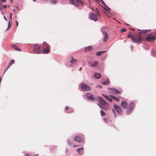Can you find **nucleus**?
I'll use <instances>...</instances> for the list:
<instances>
[{
    "label": "nucleus",
    "instance_id": "36",
    "mask_svg": "<svg viewBox=\"0 0 156 156\" xmlns=\"http://www.w3.org/2000/svg\"><path fill=\"white\" fill-rule=\"evenodd\" d=\"M12 13H10V15H9V19H10V21H12Z\"/></svg>",
    "mask_w": 156,
    "mask_h": 156
},
{
    "label": "nucleus",
    "instance_id": "33",
    "mask_svg": "<svg viewBox=\"0 0 156 156\" xmlns=\"http://www.w3.org/2000/svg\"><path fill=\"white\" fill-rule=\"evenodd\" d=\"M51 2L52 3L54 4H56L57 2V0H51Z\"/></svg>",
    "mask_w": 156,
    "mask_h": 156
},
{
    "label": "nucleus",
    "instance_id": "26",
    "mask_svg": "<svg viewBox=\"0 0 156 156\" xmlns=\"http://www.w3.org/2000/svg\"><path fill=\"white\" fill-rule=\"evenodd\" d=\"M105 104H99L98 103V106L102 109H104L105 108Z\"/></svg>",
    "mask_w": 156,
    "mask_h": 156
},
{
    "label": "nucleus",
    "instance_id": "15",
    "mask_svg": "<svg viewBox=\"0 0 156 156\" xmlns=\"http://www.w3.org/2000/svg\"><path fill=\"white\" fill-rule=\"evenodd\" d=\"M92 46H88L85 48L84 51L85 52H88L90 51L92 49Z\"/></svg>",
    "mask_w": 156,
    "mask_h": 156
},
{
    "label": "nucleus",
    "instance_id": "61",
    "mask_svg": "<svg viewBox=\"0 0 156 156\" xmlns=\"http://www.w3.org/2000/svg\"><path fill=\"white\" fill-rule=\"evenodd\" d=\"M117 22H118V23H120V22L118 21H117Z\"/></svg>",
    "mask_w": 156,
    "mask_h": 156
},
{
    "label": "nucleus",
    "instance_id": "47",
    "mask_svg": "<svg viewBox=\"0 0 156 156\" xmlns=\"http://www.w3.org/2000/svg\"><path fill=\"white\" fill-rule=\"evenodd\" d=\"M6 1V0H1V1L2 2H5Z\"/></svg>",
    "mask_w": 156,
    "mask_h": 156
},
{
    "label": "nucleus",
    "instance_id": "49",
    "mask_svg": "<svg viewBox=\"0 0 156 156\" xmlns=\"http://www.w3.org/2000/svg\"><path fill=\"white\" fill-rule=\"evenodd\" d=\"M25 155H26V156H30V155L29 154H27V153H26V154H25Z\"/></svg>",
    "mask_w": 156,
    "mask_h": 156
},
{
    "label": "nucleus",
    "instance_id": "31",
    "mask_svg": "<svg viewBox=\"0 0 156 156\" xmlns=\"http://www.w3.org/2000/svg\"><path fill=\"white\" fill-rule=\"evenodd\" d=\"M127 38H131V39H135L134 38L133 36L130 34H129V35L127 37Z\"/></svg>",
    "mask_w": 156,
    "mask_h": 156
},
{
    "label": "nucleus",
    "instance_id": "14",
    "mask_svg": "<svg viewBox=\"0 0 156 156\" xmlns=\"http://www.w3.org/2000/svg\"><path fill=\"white\" fill-rule=\"evenodd\" d=\"M74 140L79 143L81 142L82 140L81 137L79 136H75L74 138Z\"/></svg>",
    "mask_w": 156,
    "mask_h": 156
},
{
    "label": "nucleus",
    "instance_id": "39",
    "mask_svg": "<svg viewBox=\"0 0 156 156\" xmlns=\"http://www.w3.org/2000/svg\"><path fill=\"white\" fill-rule=\"evenodd\" d=\"M10 65L9 64H8V66H7V68L6 69V70L4 72V73H5V72L8 69V68H9V66H10V65Z\"/></svg>",
    "mask_w": 156,
    "mask_h": 156
},
{
    "label": "nucleus",
    "instance_id": "40",
    "mask_svg": "<svg viewBox=\"0 0 156 156\" xmlns=\"http://www.w3.org/2000/svg\"><path fill=\"white\" fill-rule=\"evenodd\" d=\"M151 42H154L155 40H147Z\"/></svg>",
    "mask_w": 156,
    "mask_h": 156
},
{
    "label": "nucleus",
    "instance_id": "28",
    "mask_svg": "<svg viewBox=\"0 0 156 156\" xmlns=\"http://www.w3.org/2000/svg\"><path fill=\"white\" fill-rule=\"evenodd\" d=\"M76 0H69V3L70 4L75 5Z\"/></svg>",
    "mask_w": 156,
    "mask_h": 156
},
{
    "label": "nucleus",
    "instance_id": "46",
    "mask_svg": "<svg viewBox=\"0 0 156 156\" xmlns=\"http://www.w3.org/2000/svg\"><path fill=\"white\" fill-rule=\"evenodd\" d=\"M3 17L5 20H6V21L7 20V19L6 18V17L5 16H3Z\"/></svg>",
    "mask_w": 156,
    "mask_h": 156
},
{
    "label": "nucleus",
    "instance_id": "3",
    "mask_svg": "<svg viewBox=\"0 0 156 156\" xmlns=\"http://www.w3.org/2000/svg\"><path fill=\"white\" fill-rule=\"evenodd\" d=\"M135 106L134 102H132L129 104L127 108L126 113L127 114H129L133 110Z\"/></svg>",
    "mask_w": 156,
    "mask_h": 156
},
{
    "label": "nucleus",
    "instance_id": "34",
    "mask_svg": "<svg viewBox=\"0 0 156 156\" xmlns=\"http://www.w3.org/2000/svg\"><path fill=\"white\" fill-rule=\"evenodd\" d=\"M100 113L101 116H104L105 115V112L102 110L100 111Z\"/></svg>",
    "mask_w": 156,
    "mask_h": 156
},
{
    "label": "nucleus",
    "instance_id": "8",
    "mask_svg": "<svg viewBox=\"0 0 156 156\" xmlns=\"http://www.w3.org/2000/svg\"><path fill=\"white\" fill-rule=\"evenodd\" d=\"M150 30H140V31L138 33L140 36L142 37V36H143L145 34L147 31H150Z\"/></svg>",
    "mask_w": 156,
    "mask_h": 156
},
{
    "label": "nucleus",
    "instance_id": "59",
    "mask_svg": "<svg viewBox=\"0 0 156 156\" xmlns=\"http://www.w3.org/2000/svg\"><path fill=\"white\" fill-rule=\"evenodd\" d=\"M114 20H115V21H117V20H116L114 18Z\"/></svg>",
    "mask_w": 156,
    "mask_h": 156
},
{
    "label": "nucleus",
    "instance_id": "38",
    "mask_svg": "<svg viewBox=\"0 0 156 156\" xmlns=\"http://www.w3.org/2000/svg\"><path fill=\"white\" fill-rule=\"evenodd\" d=\"M126 31V30L125 28H122V30H121V32H124Z\"/></svg>",
    "mask_w": 156,
    "mask_h": 156
},
{
    "label": "nucleus",
    "instance_id": "12",
    "mask_svg": "<svg viewBox=\"0 0 156 156\" xmlns=\"http://www.w3.org/2000/svg\"><path fill=\"white\" fill-rule=\"evenodd\" d=\"M88 63L90 66L92 67H96L97 65V61H94L93 62L91 61H89L88 62Z\"/></svg>",
    "mask_w": 156,
    "mask_h": 156
},
{
    "label": "nucleus",
    "instance_id": "27",
    "mask_svg": "<svg viewBox=\"0 0 156 156\" xmlns=\"http://www.w3.org/2000/svg\"><path fill=\"white\" fill-rule=\"evenodd\" d=\"M77 60L76 59H74L73 58V57H72V59L70 61V62L72 64H74L76 62Z\"/></svg>",
    "mask_w": 156,
    "mask_h": 156
},
{
    "label": "nucleus",
    "instance_id": "20",
    "mask_svg": "<svg viewBox=\"0 0 156 156\" xmlns=\"http://www.w3.org/2000/svg\"><path fill=\"white\" fill-rule=\"evenodd\" d=\"M132 41L135 43L139 44L141 43L142 40H131Z\"/></svg>",
    "mask_w": 156,
    "mask_h": 156
},
{
    "label": "nucleus",
    "instance_id": "10",
    "mask_svg": "<svg viewBox=\"0 0 156 156\" xmlns=\"http://www.w3.org/2000/svg\"><path fill=\"white\" fill-rule=\"evenodd\" d=\"M83 2L80 0H76L74 5L76 7H78L80 5H83Z\"/></svg>",
    "mask_w": 156,
    "mask_h": 156
},
{
    "label": "nucleus",
    "instance_id": "62",
    "mask_svg": "<svg viewBox=\"0 0 156 156\" xmlns=\"http://www.w3.org/2000/svg\"><path fill=\"white\" fill-rule=\"evenodd\" d=\"M104 120L105 121L106 120V119H104Z\"/></svg>",
    "mask_w": 156,
    "mask_h": 156
},
{
    "label": "nucleus",
    "instance_id": "4",
    "mask_svg": "<svg viewBox=\"0 0 156 156\" xmlns=\"http://www.w3.org/2000/svg\"><path fill=\"white\" fill-rule=\"evenodd\" d=\"M81 88L82 90L84 91H89L90 89V87L85 83H83L81 84Z\"/></svg>",
    "mask_w": 156,
    "mask_h": 156
},
{
    "label": "nucleus",
    "instance_id": "44",
    "mask_svg": "<svg viewBox=\"0 0 156 156\" xmlns=\"http://www.w3.org/2000/svg\"><path fill=\"white\" fill-rule=\"evenodd\" d=\"M16 27L18 26V22L17 21H16Z\"/></svg>",
    "mask_w": 156,
    "mask_h": 156
},
{
    "label": "nucleus",
    "instance_id": "5",
    "mask_svg": "<svg viewBox=\"0 0 156 156\" xmlns=\"http://www.w3.org/2000/svg\"><path fill=\"white\" fill-rule=\"evenodd\" d=\"M108 92L110 94H115L117 93V89L114 88H108Z\"/></svg>",
    "mask_w": 156,
    "mask_h": 156
},
{
    "label": "nucleus",
    "instance_id": "53",
    "mask_svg": "<svg viewBox=\"0 0 156 156\" xmlns=\"http://www.w3.org/2000/svg\"><path fill=\"white\" fill-rule=\"evenodd\" d=\"M107 40H103V41L104 42H106V41Z\"/></svg>",
    "mask_w": 156,
    "mask_h": 156
},
{
    "label": "nucleus",
    "instance_id": "13",
    "mask_svg": "<svg viewBox=\"0 0 156 156\" xmlns=\"http://www.w3.org/2000/svg\"><path fill=\"white\" fill-rule=\"evenodd\" d=\"M86 97L87 98L91 101L94 100V99L92 94L89 93H87L86 94Z\"/></svg>",
    "mask_w": 156,
    "mask_h": 156
},
{
    "label": "nucleus",
    "instance_id": "11",
    "mask_svg": "<svg viewBox=\"0 0 156 156\" xmlns=\"http://www.w3.org/2000/svg\"><path fill=\"white\" fill-rule=\"evenodd\" d=\"M98 101L100 103V104H105L108 105V104L106 103L103 98L101 97H98Z\"/></svg>",
    "mask_w": 156,
    "mask_h": 156
},
{
    "label": "nucleus",
    "instance_id": "7",
    "mask_svg": "<svg viewBox=\"0 0 156 156\" xmlns=\"http://www.w3.org/2000/svg\"><path fill=\"white\" fill-rule=\"evenodd\" d=\"M112 110L115 117H116V113H117V105H114V108L112 109Z\"/></svg>",
    "mask_w": 156,
    "mask_h": 156
},
{
    "label": "nucleus",
    "instance_id": "37",
    "mask_svg": "<svg viewBox=\"0 0 156 156\" xmlns=\"http://www.w3.org/2000/svg\"><path fill=\"white\" fill-rule=\"evenodd\" d=\"M14 62H15V60H13V59L12 60L10 61V63H9V64L11 65L12 64H13Z\"/></svg>",
    "mask_w": 156,
    "mask_h": 156
},
{
    "label": "nucleus",
    "instance_id": "63",
    "mask_svg": "<svg viewBox=\"0 0 156 156\" xmlns=\"http://www.w3.org/2000/svg\"><path fill=\"white\" fill-rule=\"evenodd\" d=\"M139 39H140V37H139Z\"/></svg>",
    "mask_w": 156,
    "mask_h": 156
},
{
    "label": "nucleus",
    "instance_id": "45",
    "mask_svg": "<svg viewBox=\"0 0 156 156\" xmlns=\"http://www.w3.org/2000/svg\"><path fill=\"white\" fill-rule=\"evenodd\" d=\"M69 108V107L68 106H66L65 108V110H67Z\"/></svg>",
    "mask_w": 156,
    "mask_h": 156
},
{
    "label": "nucleus",
    "instance_id": "16",
    "mask_svg": "<svg viewBox=\"0 0 156 156\" xmlns=\"http://www.w3.org/2000/svg\"><path fill=\"white\" fill-rule=\"evenodd\" d=\"M93 76L96 79H99L101 76L100 73H95Z\"/></svg>",
    "mask_w": 156,
    "mask_h": 156
},
{
    "label": "nucleus",
    "instance_id": "25",
    "mask_svg": "<svg viewBox=\"0 0 156 156\" xmlns=\"http://www.w3.org/2000/svg\"><path fill=\"white\" fill-rule=\"evenodd\" d=\"M12 46L13 47V48L16 50L19 51H21L20 49L18 48L16 46V45L14 44L12 45Z\"/></svg>",
    "mask_w": 156,
    "mask_h": 156
},
{
    "label": "nucleus",
    "instance_id": "50",
    "mask_svg": "<svg viewBox=\"0 0 156 156\" xmlns=\"http://www.w3.org/2000/svg\"><path fill=\"white\" fill-rule=\"evenodd\" d=\"M15 7H16V8L18 10L19 9V8L17 6H15Z\"/></svg>",
    "mask_w": 156,
    "mask_h": 156
},
{
    "label": "nucleus",
    "instance_id": "52",
    "mask_svg": "<svg viewBox=\"0 0 156 156\" xmlns=\"http://www.w3.org/2000/svg\"><path fill=\"white\" fill-rule=\"evenodd\" d=\"M10 2L11 3L13 2V0H10Z\"/></svg>",
    "mask_w": 156,
    "mask_h": 156
},
{
    "label": "nucleus",
    "instance_id": "56",
    "mask_svg": "<svg viewBox=\"0 0 156 156\" xmlns=\"http://www.w3.org/2000/svg\"><path fill=\"white\" fill-rule=\"evenodd\" d=\"M0 9V10L1 11H2V8L1 7V8Z\"/></svg>",
    "mask_w": 156,
    "mask_h": 156
},
{
    "label": "nucleus",
    "instance_id": "29",
    "mask_svg": "<svg viewBox=\"0 0 156 156\" xmlns=\"http://www.w3.org/2000/svg\"><path fill=\"white\" fill-rule=\"evenodd\" d=\"M11 27V25L10 24V22H9L8 23V27L6 29V31H7V30H8L10 29V28Z\"/></svg>",
    "mask_w": 156,
    "mask_h": 156
},
{
    "label": "nucleus",
    "instance_id": "19",
    "mask_svg": "<svg viewBox=\"0 0 156 156\" xmlns=\"http://www.w3.org/2000/svg\"><path fill=\"white\" fill-rule=\"evenodd\" d=\"M102 95L105 98H106V99H107L109 101H111V102H112V99L109 97L108 96L106 95H105V94H102Z\"/></svg>",
    "mask_w": 156,
    "mask_h": 156
},
{
    "label": "nucleus",
    "instance_id": "21",
    "mask_svg": "<svg viewBox=\"0 0 156 156\" xmlns=\"http://www.w3.org/2000/svg\"><path fill=\"white\" fill-rule=\"evenodd\" d=\"M104 5V7H103V8H104V9L107 11H109L110 10V8L108 7V6L106 5L105 4V5Z\"/></svg>",
    "mask_w": 156,
    "mask_h": 156
},
{
    "label": "nucleus",
    "instance_id": "35",
    "mask_svg": "<svg viewBox=\"0 0 156 156\" xmlns=\"http://www.w3.org/2000/svg\"><path fill=\"white\" fill-rule=\"evenodd\" d=\"M67 144L68 145L70 146L72 145V143L70 142L69 140H68Z\"/></svg>",
    "mask_w": 156,
    "mask_h": 156
},
{
    "label": "nucleus",
    "instance_id": "48",
    "mask_svg": "<svg viewBox=\"0 0 156 156\" xmlns=\"http://www.w3.org/2000/svg\"><path fill=\"white\" fill-rule=\"evenodd\" d=\"M97 15L98 16H99L100 15V13H99V12H98V11H97Z\"/></svg>",
    "mask_w": 156,
    "mask_h": 156
},
{
    "label": "nucleus",
    "instance_id": "9",
    "mask_svg": "<svg viewBox=\"0 0 156 156\" xmlns=\"http://www.w3.org/2000/svg\"><path fill=\"white\" fill-rule=\"evenodd\" d=\"M154 34H156L155 36H153L151 34L147 35V37L145 39H155L156 37V31Z\"/></svg>",
    "mask_w": 156,
    "mask_h": 156
},
{
    "label": "nucleus",
    "instance_id": "41",
    "mask_svg": "<svg viewBox=\"0 0 156 156\" xmlns=\"http://www.w3.org/2000/svg\"><path fill=\"white\" fill-rule=\"evenodd\" d=\"M100 2H101L102 4L103 5H105V3L104 2V1L102 0H100Z\"/></svg>",
    "mask_w": 156,
    "mask_h": 156
},
{
    "label": "nucleus",
    "instance_id": "24",
    "mask_svg": "<svg viewBox=\"0 0 156 156\" xmlns=\"http://www.w3.org/2000/svg\"><path fill=\"white\" fill-rule=\"evenodd\" d=\"M118 114H121L122 113V110L121 108L119 106H118Z\"/></svg>",
    "mask_w": 156,
    "mask_h": 156
},
{
    "label": "nucleus",
    "instance_id": "1",
    "mask_svg": "<svg viewBox=\"0 0 156 156\" xmlns=\"http://www.w3.org/2000/svg\"><path fill=\"white\" fill-rule=\"evenodd\" d=\"M33 52L34 54L42 53V47L38 44H34V46Z\"/></svg>",
    "mask_w": 156,
    "mask_h": 156
},
{
    "label": "nucleus",
    "instance_id": "22",
    "mask_svg": "<svg viewBox=\"0 0 156 156\" xmlns=\"http://www.w3.org/2000/svg\"><path fill=\"white\" fill-rule=\"evenodd\" d=\"M106 51H100L96 53V55L98 56H101L102 54H103L104 52Z\"/></svg>",
    "mask_w": 156,
    "mask_h": 156
},
{
    "label": "nucleus",
    "instance_id": "58",
    "mask_svg": "<svg viewBox=\"0 0 156 156\" xmlns=\"http://www.w3.org/2000/svg\"><path fill=\"white\" fill-rule=\"evenodd\" d=\"M81 69H82L81 67L79 69V70H80Z\"/></svg>",
    "mask_w": 156,
    "mask_h": 156
},
{
    "label": "nucleus",
    "instance_id": "51",
    "mask_svg": "<svg viewBox=\"0 0 156 156\" xmlns=\"http://www.w3.org/2000/svg\"><path fill=\"white\" fill-rule=\"evenodd\" d=\"M3 6V4H2L0 2V6Z\"/></svg>",
    "mask_w": 156,
    "mask_h": 156
},
{
    "label": "nucleus",
    "instance_id": "6",
    "mask_svg": "<svg viewBox=\"0 0 156 156\" xmlns=\"http://www.w3.org/2000/svg\"><path fill=\"white\" fill-rule=\"evenodd\" d=\"M89 17L91 20H94L95 21L98 20L97 16L93 13L90 12L89 13Z\"/></svg>",
    "mask_w": 156,
    "mask_h": 156
},
{
    "label": "nucleus",
    "instance_id": "2",
    "mask_svg": "<svg viewBox=\"0 0 156 156\" xmlns=\"http://www.w3.org/2000/svg\"><path fill=\"white\" fill-rule=\"evenodd\" d=\"M42 53L44 54H48L50 51L49 45L45 42H44L42 44Z\"/></svg>",
    "mask_w": 156,
    "mask_h": 156
},
{
    "label": "nucleus",
    "instance_id": "60",
    "mask_svg": "<svg viewBox=\"0 0 156 156\" xmlns=\"http://www.w3.org/2000/svg\"><path fill=\"white\" fill-rule=\"evenodd\" d=\"M33 1H34V2H35L37 0H32Z\"/></svg>",
    "mask_w": 156,
    "mask_h": 156
},
{
    "label": "nucleus",
    "instance_id": "32",
    "mask_svg": "<svg viewBox=\"0 0 156 156\" xmlns=\"http://www.w3.org/2000/svg\"><path fill=\"white\" fill-rule=\"evenodd\" d=\"M110 96L113 99H114L115 101H117V97H116L113 95H110Z\"/></svg>",
    "mask_w": 156,
    "mask_h": 156
},
{
    "label": "nucleus",
    "instance_id": "54",
    "mask_svg": "<svg viewBox=\"0 0 156 156\" xmlns=\"http://www.w3.org/2000/svg\"><path fill=\"white\" fill-rule=\"evenodd\" d=\"M73 147H77L78 146V145H73Z\"/></svg>",
    "mask_w": 156,
    "mask_h": 156
},
{
    "label": "nucleus",
    "instance_id": "30",
    "mask_svg": "<svg viewBox=\"0 0 156 156\" xmlns=\"http://www.w3.org/2000/svg\"><path fill=\"white\" fill-rule=\"evenodd\" d=\"M83 148H79L77 150V151L80 153L81 152L83 151Z\"/></svg>",
    "mask_w": 156,
    "mask_h": 156
},
{
    "label": "nucleus",
    "instance_id": "17",
    "mask_svg": "<svg viewBox=\"0 0 156 156\" xmlns=\"http://www.w3.org/2000/svg\"><path fill=\"white\" fill-rule=\"evenodd\" d=\"M102 33L104 36V38L103 39H107L108 38V35L107 33L105 31H102Z\"/></svg>",
    "mask_w": 156,
    "mask_h": 156
},
{
    "label": "nucleus",
    "instance_id": "43",
    "mask_svg": "<svg viewBox=\"0 0 156 156\" xmlns=\"http://www.w3.org/2000/svg\"><path fill=\"white\" fill-rule=\"evenodd\" d=\"M98 87L99 88H101L102 87V86L101 85H98L96 86V87Z\"/></svg>",
    "mask_w": 156,
    "mask_h": 156
},
{
    "label": "nucleus",
    "instance_id": "18",
    "mask_svg": "<svg viewBox=\"0 0 156 156\" xmlns=\"http://www.w3.org/2000/svg\"><path fill=\"white\" fill-rule=\"evenodd\" d=\"M127 105V104L126 101H123L122 102L121 106L122 108L125 109Z\"/></svg>",
    "mask_w": 156,
    "mask_h": 156
},
{
    "label": "nucleus",
    "instance_id": "64",
    "mask_svg": "<svg viewBox=\"0 0 156 156\" xmlns=\"http://www.w3.org/2000/svg\"><path fill=\"white\" fill-rule=\"evenodd\" d=\"M2 14H3V12H2Z\"/></svg>",
    "mask_w": 156,
    "mask_h": 156
},
{
    "label": "nucleus",
    "instance_id": "55",
    "mask_svg": "<svg viewBox=\"0 0 156 156\" xmlns=\"http://www.w3.org/2000/svg\"><path fill=\"white\" fill-rule=\"evenodd\" d=\"M119 93H120V91L118 90V94H119Z\"/></svg>",
    "mask_w": 156,
    "mask_h": 156
},
{
    "label": "nucleus",
    "instance_id": "57",
    "mask_svg": "<svg viewBox=\"0 0 156 156\" xmlns=\"http://www.w3.org/2000/svg\"><path fill=\"white\" fill-rule=\"evenodd\" d=\"M97 1V2H100V0H96Z\"/></svg>",
    "mask_w": 156,
    "mask_h": 156
},
{
    "label": "nucleus",
    "instance_id": "23",
    "mask_svg": "<svg viewBox=\"0 0 156 156\" xmlns=\"http://www.w3.org/2000/svg\"><path fill=\"white\" fill-rule=\"evenodd\" d=\"M110 83V81L108 79H107L105 81H104L102 83V84L104 85H107L109 84Z\"/></svg>",
    "mask_w": 156,
    "mask_h": 156
},
{
    "label": "nucleus",
    "instance_id": "42",
    "mask_svg": "<svg viewBox=\"0 0 156 156\" xmlns=\"http://www.w3.org/2000/svg\"><path fill=\"white\" fill-rule=\"evenodd\" d=\"M2 6H3V8L4 9H5V8H6L7 7V6L6 5H3Z\"/></svg>",
    "mask_w": 156,
    "mask_h": 156
}]
</instances>
